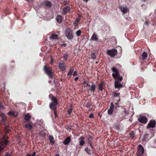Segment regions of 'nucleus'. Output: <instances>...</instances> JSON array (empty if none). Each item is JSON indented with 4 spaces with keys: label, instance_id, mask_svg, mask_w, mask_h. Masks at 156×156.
Segmentation results:
<instances>
[{
    "label": "nucleus",
    "instance_id": "bb28decb",
    "mask_svg": "<svg viewBox=\"0 0 156 156\" xmlns=\"http://www.w3.org/2000/svg\"><path fill=\"white\" fill-rule=\"evenodd\" d=\"M45 5L48 7H50L51 6V4L49 2L46 1L45 2Z\"/></svg>",
    "mask_w": 156,
    "mask_h": 156
},
{
    "label": "nucleus",
    "instance_id": "423d86ee",
    "mask_svg": "<svg viewBox=\"0 0 156 156\" xmlns=\"http://www.w3.org/2000/svg\"><path fill=\"white\" fill-rule=\"evenodd\" d=\"M107 53L110 56L113 57L115 56L117 54V51L115 49H110L108 50Z\"/></svg>",
    "mask_w": 156,
    "mask_h": 156
},
{
    "label": "nucleus",
    "instance_id": "c03bdc74",
    "mask_svg": "<svg viewBox=\"0 0 156 156\" xmlns=\"http://www.w3.org/2000/svg\"><path fill=\"white\" fill-rule=\"evenodd\" d=\"M8 114H10L11 115H13V113L12 112H9L8 113Z\"/></svg>",
    "mask_w": 156,
    "mask_h": 156
},
{
    "label": "nucleus",
    "instance_id": "58836bf2",
    "mask_svg": "<svg viewBox=\"0 0 156 156\" xmlns=\"http://www.w3.org/2000/svg\"><path fill=\"white\" fill-rule=\"evenodd\" d=\"M77 73L76 71H75L73 73V76H77Z\"/></svg>",
    "mask_w": 156,
    "mask_h": 156
},
{
    "label": "nucleus",
    "instance_id": "13d9d810",
    "mask_svg": "<svg viewBox=\"0 0 156 156\" xmlns=\"http://www.w3.org/2000/svg\"><path fill=\"white\" fill-rule=\"evenodd\" d=\"M90 146H92V145L91 144H90Z\"/></svg>",
    "mask_w": 156,
    "mask_h": 156
},
{
    "label": "nucleus",
    "instance_id": "20e7f679",
    "mask_svg": "<svg viewBox=\"0 0 156 156\" xmlns=\"http://www.w3.org/2000/svg\"><path fill=\"white\" fill-rule=\"evenodd\" d=\"M65 35L68 39L72 40L73 38V33L72 30L70 29H68L65 31Z\"/></svg>",
    "mask_w": 156,
    "mask_h": 156
},
{
    "label": "nucleus",
    "instance_id": "0eeeda50",
    "mask_svg": "<svg viewBox=\"0 0 156 156\" xmlns=\"http://www.w3.org/2000/svg\"><path fill=\"white\" fill-rule=\"evenodd\" d=\"M144 150L143 147L140 145L138 146L137 154V156H142L144 154Z\"/></svg>",
    "mask_w": 156,
    "mask_h": 156
},
{
    "label": "nucleus",
    "instance_id": "c9c22d12",
    "mask_svg": "<svg viewBox=\"0 0 156 156\" xmlns=\"http://www.w3.org/2000/svg\"><path fill=\"white\" fill-rule=\"evenodd\" d=\"M80 19L79 17L76 18L75 20V22L74 23H75L76 24L78 23L79 22V21H80Z\"/></svg>",
    "mask_w": 156,
    "mask_h": 156
},
{
    "label": "nucleus",
    "instance_id": "49530a36",
    "mask_svg": "<svg viewBox=\"0 0 156 156\" xmlns=\"http://www.w3.org/2000/svg\"><path fill=\"white\" fill-rule=\"evenodd\" d=\"M142 6L143 7V8H144V7L145 8H146L147 6H146L145 5H142Z\"/></svg>",
    "mask_w": 156,
    "mask_h": 156
},
{
    "label": "nucleus",
    "instance_id": "864d4df0",
    "mask_svg": "<svg viewBox=\"0 0 156 156\" xmlns=\"http://www.w3.org/2000/svg\"><path fill=\"white\" fill-rule=\"evenodd\" d=\"M120 101V99H119L118 100V102H118H118H119Z\"/></svg>",
    "mask_w": 156,
    "mask_h": 156
},
{
    "label": "nucleus",
    "instance_id": "ea45409f",
    "mask_svg": "<svg viewBox=\"0 0 156 156\" xmlns=\"http://www.w3.org/2000/svg\"><path fill=\"white\" fill-rule=\"evenodd\" d=\"M89 117L90 118H94V115L93 114H91L89 115Z\"/></svg>",
    "mask_w": 156,
    "mask_h": 156
},
{
    "label": "nucleus",
    "instance_id": "79ce46f5",
    "mask_svg": "<svg viewBox=\"0 0 156 156\" xmlns=\"http://www.w3.org/2000/svg\"><path fill=\"white\" fill-rule=\"evenodd\" d=\"M88 140H89V141H91V137H90V136H88Z\"/></svg>",
    "mask_w": 156,
    "mask_h": 156
},
{
    "label": "nucleus",
    "instance_id": "7c9ffc66",
    "mask_svg": "<svg viewBox=\"0 0 156 156\" xmlns=\"http://www.w3.org/2000/svg\"><path fill=\"white\" fill-rule=\"evenodd\" d=\"M73 72V70L72 69H70L69 70V71L68 73V75H70L71 76L72 74V73Z\"/></svg>",
    "mask_w": 156,
    "mask_h": 156
},
{
    "label": "nucleus",
    "instance_id": "8fccbe9b",
    "mask_svg": "<svg viewBox=\"0 0 156 156\" xmlns=\"http://www.w3.org/2000/svg\"><path fill=\"white\" fill-rule=\"evenodd\" d=\"M52 62H53V60H52V59H51V64H52Z\"/></svg>",
    "mask_w": 156,
    "mask_h": 156
},
{
    "label": "nucleus",
    "instance_id": "393cba45",
    "mask_svg": "<svg viewBox=\"0 0 156 156\" xmlns=\"http://www.w3.org/2000/svg\"><path fill=\"white\" fill-rule=\"evenodd\" d=\"M112 94L114 95V97H119L120 95L119 93L116 92L115 91L113 92Z\"/></svg>",
    "mask_w": 156,
    "mask_h": 156
},
{
    "label": "nucleus",
    "instance_id": "3c124183",
    "mask_svg": "<svg viewBox=\"0 0 156 156\" xmlns=\"http://www.w3.org/2000/svg\"><path fill=\"white\" fill-rule=\"evenodd\" d=\"M25 156H31V154H28L26 155Z\"/></svg>",
    "mask_w": 156,
    "mask_h": 156
},
{
    "label": "nucleus",
    "instance_id": "ddd939ff",
    "mask_svg": "<svg viewBox=\"0 0 156 156\" xmlns=\"http://www.w3.org/2000/svg\"><path fill=\"white\" fill-rule=\"evenodd\" d=\"M98 37L96 33L94 32L91 37L90 40L93 41H96L98 40Z\"/></svg>",
    "mask_w": 156,
    "mask_h": 156
},
{
    "label": "nucleus",
    "instance_id": "4d7b16f0",
    "mask_svg": "<svg viewBox=\"0 0 156 156\" xmlns=\"http://www.w3.org/2000/svg\"><path fill=\"white\" fill-rule=\"evenodd\" d=\"M9 133V132H8V131H7V132H6V133Z\"/></svg>",
    "mask_w": 156,
    "mask_h": 156
},
{
    "label": "nucleus",
    "instance_id": "5701e85b",
    "mask_svg": "<svg viewBox=\"0 0 156 156\" xmlns=\"http://www.w3.org/2000/svg\"><path fill=\"white\" fill-rule=\"evenodd\" d=\"M49 140L50 141V143L53 144H54V141L53 137L52 136H50L49 137Z\"/></svg>",
    "mask_w": 156,
    "mask_h": 156
},
{
    "label": "nucleus",
    "instance_id": "412c9836",
    "mask_svg": "<svg viewBox=\"0 0 156 156\" xmlns=\"http://www.w3.org/2000/svg\"><path fill=\"white\" fill-rule=\"evenodd\" d=\"M50 38L52 39H57L58 38L57 35L54 34H52L50 37Z\"/></svg>",
    "mask_w": 156,
    "mask_h": 156
},
{
    "label": "nucleus",
    "instance_id": "6e6d98bb",
    "mask_svg": "<svg viewBox=\"0 0 156 156\" xmlns=\"http://www.w3.org/2000/svg\"><path fill=\"white\" fill-rule=\"evenodd\" d=\"M63 45H65H65H66V44H63Z\"/></svg>",
    "mask_w": 156,
    "mask_h": 156
},
{
    "label": "nucleus",
    "instance_id": "f8f14e48",
    "mask_svg": "<svg viewBox=\"0 0 156 156\" xmlns=\"http://www.w3.org/2000/svg\"><path fill=\"white\" fill-rule=\"evenodd\" d=\"M120 9L123 14H125L128 11V10L126 6L123 7L121 6L119 7Z\"/></svg>",
    "mask_w": 156,
    "mask_h": 156
},
{
    "label": "nucleus",
    "instance_id": "09e8293b",
    "mask_svg": "<svg viewBox=\"0 0 156 156\" xmlns=\"http://www.w3.org/2000/svg\"><path fill=\"white\" fill-rule=\"evenodd\" d=\"M1 108H3V106L2 105H0V109Z\"/></svg>",
    "mask_w": 156,
    "mask_h": 156
},
{
    "label": "nucleus",
    "instance_id": "6ab92c4d",
    "mask_svg": "<svg viewBox=\"0 0 156 156\" xmlns=\"http://www.w3.org/2000/svg\"><path fill=\"white\" fill-rule=\"evenodd\" d=\"M56 20L58 23H61L62 22V17L59 15H58L56 18Z\"/></svg>",
    "mask_w": 156,
    "mask_h": 156
},
{
    "label": "nucleus",
    "instance_id": "9b49d317",
    "mask_svg": "<svg viewBox=\"0 0 156 156\" xmlns=\"http://www.w3.org/2000/svg\"><path fill=\"white\" fill-rule=\"evenodd\" d=\"M122 86V85L120 83L117 81L115 80V88H117L119 90L120 88H121Z\"/></svg>",
    "mask_w": 156,
    "mask_h": 156
},
{
    "label": "nucleus",
    "instance_id": "f704fd0d",
    "mask_svg": "<svg viewBox=\"0 0 156 156\" xmlns=\"http://www.w3.org/2000/svg\"><path fill=\"white\" fill-rule=\"evenodd\" d=\"M83 84L84 85V86H85V87H90V85L88 83H87V82L86 81H84L83 82Z\"/></svg>",
    "mask_w": 156,
    "mask_h": 156
},
{
    "label": "nucleus",
    "instance_id": "4468645a",
    "mask_svg": "<svg viewBox=\"0 0 156 156\" xmlns=\"http://www.w3.org/2000/svg\"><path fill=\"white\" fill-rule=\"evenodd\" d=\"M85 138L83 136H81L79 138L80 141V145H83L85 143V141H84Z\"/></svg>",
    "mask_w": 156,
    "mask_h": 156
},
{
    "label": "nucleus",
    "instance_id": "39448f33",
    "mask_svg": "<svg viewBox=\"0 0 156 156\" xmlns=\"http://www.w3.org/2000/svg\"><path fill=\"white\" fill-rule=\"evenodd\" d=\"M44 70L45 73L47 74L49 77L52 78L53 76V72L52 69L50 68H47L46 66H45L44 67Z\"/></svg>",
    "mask_w": 156,
    "mask_h": 156
},
{
    "label": "nucleus",
    "instance_id": "72a5a7b5",
    "mask_svg": "<svg viewBox=\"0 0 156 156\" xmlns=\"http://www.w3.org/2000/svg\"><path fill=\"white\" fill-rule=\"evenodd\" d=\"M81 31L80 30H79L76 31V34L77 36H79L81 34Z\"/></svg>",
    "mask_w": 156,
    "mask_h": 156
},
{
    "label": "nucleus",
    "instance_id": "603ef678",
    "mask_svg": "<svg viewBox=\"0 0 156 156\" xmlns=\"http://www.w3.org/2000/svg\"><path fill=\"white\" fill-rule=\"evenodd\" d=\"M55 156H59V154H57Z\"/></svg>",
    "mask_w": 156,
    "mask_h": 156
},
{
    "label": "nucleus",
    "instance_id": "a18cd8bd",
    "mask_svg": "<svg viewBox=\"0 0 156 156\" xmlns=\"http://www.w3.org/2000/svg\"><path fill=\"white\" fill-rule=\"evenodd\" d=\"M5 156H11L9 154L7 153L5 154Z\"/></svg>",
    "mask_w": 156,
    "mask_h": 156
},
{
    "label": "nucleus",
    "instance_id": "2f4dec72",
    "mask_svg": "<svg viewBox=\"0 0 156 156\" xmlns=\"http://www.w3.org/2000/svg\"><path fill=\"white\" fill-rule=\"evenodd\" d=\"M130 136L132 138H133L134 137V133L132 131L131 132L129 133Z\"/></svg>",
    "mask_w": 156,
    "mask_h": 156
},
{
    "label": "nucleus",
    "instance_id": "473e14b6",
    "mask_svg": "<svg viewBox=\"0 0 156 156\" xmlns=\"http://www.w3.org/2000/svg\"><path fill=\"white\" fill-rule=\"evenodd\" d=\"M68 57V55L67 54H65L63 55V58L65 61H66L67 58Z\"/></svg>",
    "mask_w": 156,
    "mask_h": 156
},
{
    "label": "nucleus",
    "instance_id": "dca6fc26",
    "mask_svg": "<svg viewBox=\"0 0 156 156\" xmlns=\"http://www.w3.org/2000/svg\"><path fill=\"white\" fill-rule=\"evenodd\" d=\"M71 140V138L70 137H67L63 142V143L65 145H68L70 142Z\"/></svg>",
    "mask_w": 156,
    "mask_h": 156
},
{
    "label": "nucleus",
    "instance_id": "f3484780",
    "mask_svg": "<svg viewBox=\"0 0 156 156\" xmlns=\"http://www.w3.org/2000/svg\"><path fill=\"white\" fill-rule=\"evenodd\" d=\"M70 8L69 7L67 6L64 8L63 9V13L64 15L66 14L69 11Z\"/></svg>",
    "mask_w": 156,
    "mask_h": 156
},
{
    "label": "nucleus",
    "instance_id": "de8ad7c7",
    "mask_svg": "<svg viewBox=\"0 0 156 156\" xmlns=\"http://www.w3.org/2000/svg\"><path fill=\"white\" fill-rule=\"evenodd\" d=\"M78 79V77H76L75 79V81L77 80Z\"/></svg>",
    "mask_w": 156,
    "mask_h": 156
},
{
    "label": "nucleus",
    "instance_id": "1a4fd4ad",
    "mask_svg": "<svg viewBox=\"0 0 156 156\" xmlns=\"http://www.w3.org/2000/svg\"><path fill=\"white\" fill-rule=\"evenodd\" d=\"M155 122L154 120H151L148 123L147 128H153L155 126Z\"/></svg>",
    "mask_w": 156,
    "mask_h": 156
},
{
    "label": "nucleus",
    "instance_id": "37998d69",
    "mask_svg": "<svg viewBox=\"0 0 156 156\" xmlns=\"http://www.w3.org/2000/svg\"><path fill=\"white\" fill-rule=\"evenodd\" d=\"M35 152H34L31 156H35Z\"/></svg>",
    "mask_w": 156,
    "mask_h": 156
},
{
    "label": "nucleus",
    "instance_id": "c85d7f7f",
    "mask_svg": "<svg viewBox=\"0 0 156 156\" xmlns=\"http://www.w3.org/2000/svg\"><path fill=\"white\" fill-rule=\"evenodd\" d=\"M85 151L89 154H90V150H89L87 147H86L84 150Z\"/></svg>",
    "mask_w": 156,
    "mask_h": 156
},
{
    "label": "nucleus",
    "instance_id": "7ed1b4c3",
    "mask_svg": "<svg viewBox=\"0 0 156 156\" xmlns=\"http://www.w3.org/2000/svg\"><path fill=\"white\" fill-rule=\"evenodd\" d=\"M6 138L5 136H4L2 137V139L0 140V152L3 149V147L8 143V141L6 140Z\"/></svg>",
    "mask_w": 156,
    "mask_h": 156
},
{
    "label": "nucleus",
    "instance_id": "b1692460",
    "mask_svg": "<svg viewBox=\"0 0 156 156\" xmlns=\"http://www.w3.org/2000/svg\"><path fill=\"white\" fill-rule=\"evenodd\" d=\"M25 127L27 129H30L32 128V126L30 124H26L25 125Z\"/></svg>",
    "mask_w": 156,
    "mask_h": 156
},
{
    "label": "nucleus",
    "instance_id": "f03ea898",
    "mask_svg": "<svg viewBox=\"0 0 156 156\" xmlns=\"http://www.w3.org/2000/svg\"><path fill=\"white\" fill-rule=\"evenodd\" d=\"M112 70L113 72L112 75L114 78L121 81L122 80V76H119L118 70L115 67L112 68Z\"/></svg>",
    "mask_w": 156,
    "mask_h": 156
},
{
    "label": "nucleus",
    "instance_id": "4be33fe9",
    "mask_svg": "<svg viewBox=\"0 0 156 156\" xmlns=\"http://www.w3.org/2000/svg\"><path fill=\"white\" fill-rule=\"evenodd\" d=\"M142 58L143 60H145L147 56V54L146 52H144L142 55Z\"/></svg>",
    "mask_w": 156,
    "mask_h": 156
},
{
    "label": "nucleus",
    "instance_id": "6e6552de",
    "mask_svg": "<svg viewBox=\"0 0 156 156\" xmlns=\"http://www.w3.org/2000/svg\"><path fill=\"white\" fill-rule=\"evenodd\" d=\"M138 120L140 123L146 124L147 121V119L145 116H141L138 118Z\"/></svg>",
    "mask_w": 156,
    "mask_h": 156
},
{
    "label": "nucleus",
    "instance_id": "a19ab883",
    "mask_svg": "<svg viewBox=\"0 0 156 156\" xmlns=\"http://www.w3.org/2000/svg\"><path fill=\"white\" fill-rule=\"evenodd\" d=\"M144 24L147 25V26H148V24H149V22L148 21H145V23H144Z\"/></svg>",
    "mask_w": 156,
    "mask_h": 156
},
{
    "label": "nucleus",
    "instance_id": "5fc2aeb1",
    "mask_svg": "<svg viewBox=\"0 0 156 156\" xmlns=\"http://www.w3.org/2000/svg\"><path fill=\"white\" fill-rule=\"evenodd\" d=\"M124 112H125V113H126V110H125L124 111Z\"/></svg>",
    "mask_w": 156,
    "mask_h": 156
},
{
    "label": "nucleus",
    "instance_id": "2eb2a0df",
    "mask_svg": "<svg viewBox=\"0 0 156 156\" xmlns=\"http://www.w3.org/2000/svg\"><path fill=\"white\" fill-rule=\"evenodd\" d=\"M59 69L62 71H64L66 70L64 64L63 63H60L58 64Z\"/></svg>",
    "mask_w": 156,
    "mask_h": 156
},
{
    "label": "nucleus",
    "instance_id": "f257e3e1",
    "mask_svg": "<svg viewBox=\"0 0 156 156\" xmlns=\"http://www.w3.org/2000/svg\"><path fill=\"white\" fill-rule=\"evenodd\" d=\"M51 102L50 105V107L51 109H53L54 112V114L56 116V105L58 104L57 100L55 97H52L51 99Z\"/></svg>",
    "mask_w": 156,
    "mask_h": 156
},
{
    "label": "nucleus",
    "instance_id": "c756f323",
    "mask_svg": "<svg viewBox=\"0 0 156 156\" xmlns=\"http://www.w3.org/2000/svg\"><path fill=\"white\" fill-rule=\"evenodd\" d=\"M91 58L92 59H94L96 58V56L95 53H94L91 54Z\"/></svg>",
    "mask_w": 156,
    "mask_h": 156
},
{
    "label": "nucleus",
    "instance_id": "aec40b11",
    "mask_svg": "<svg viewBox=\"0 0 156 156\" xmlns=\"http://www.w3.org/2000/svg\"><path fill=\"white\" fill-rule=\"evenodd\" d=\"M95 84H92L90 86V88L89 89V90L91 91H94L95 89Z\"/></svg>",
    "mask_w": 156,
    "mask_h": 156
},
{
    "label": "nucleus",
    "instance_id": "4c0bfd02",
    "mask_svg": "<svg viewBox=\"0 0 156 156\" xmlns=\"http://www.w3.org/2000/svg\"><path fill=\"white\" fill-rule=\"evenodd\" d=\"M91 104L90 103H87L86 104V106L87 108H89L91 105Z\"/></svg>",
    "mask_w": 156,
    "mask_h": 156
},
{
    "label": "nucleus",
    "instance_id": "cd10ccee",
    "mask_svg": "<svg viewBox=\"0 0 156 156\" xmlns=\"http://www.w3.org/2000/svg\"><path fill=\"white\" fill-rule=\"evenodd\" d=\"M2 122H3L5 120L6 117L5 115L3 114H2Z\"/></svg>",
    "mask_w": 156,
    "mask_h": 156
},
{
    "label": "nucleus",
    "instance_id": "a878e982",
    "mask_svg": "<svg viewBox=\"0 0 156 156\" xmlns=\"http://www.w3.org/2000/svg\"><path fill=\"white\" fill-rule=\"evenodd\" d=\"M103 83H101L99 84L98 85V89L100 90H102L103 89Z\"/></svg>",
    "mask_w": 156,
    "mask_h": 156
},
{
    "label": "nucleus",
    "instance_id": "e433bc0d",
    "mask_svg": "<svg viewBox=\"0 0 156 156\" xmlns=\"http://www.w3.org/2000/svg\"><path fill=\"white\" fill-rule=\"evenodd\" d=\"M72 109L71 108H70L68 109V112L69 115H71V113L72 112Z\"/></svg>",
    "mask_w": 156,
    "mask_h": 156
},
{
    "label": "nucleus",
    "instance_id": "a211bd4d",
    "mask_svg": "<svg viewBox=\"0 0 156 156\" xmlns=\"http://www.w3.org/2000/svg\"><path fill=\"white\" fill-rule=\"evenodd\" d=\"M31 116L30 115L27 113L24 116V119L26 121H29L30 119Z\"/></svg>",
    "mask_w": 156,
    "mask_h": 156
},
{
    "label": "nucleus",
    "instance_id": "9d476101",
    "mask_svg": "<svg viewBox=\"0 0 156 156\" xmlns=\"http://www.w3.org/2000/svg\"><path fill=\"white\" fill-rule=\"evenodd\" d=\"M114 107V105L113 104L111 103V104L110 107L108 111V113L109 115H112L113 112Z\"/></svg>",
    "mask_w": 156,
    "mask_h": 156
}]
</instances>
